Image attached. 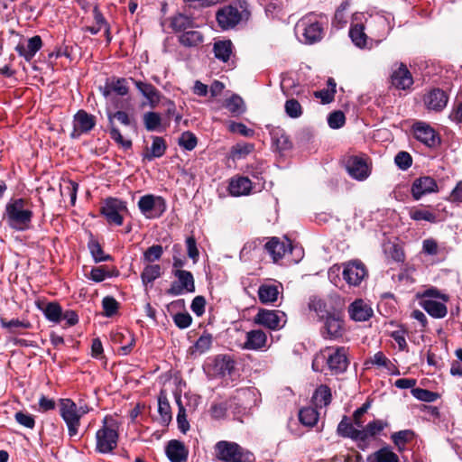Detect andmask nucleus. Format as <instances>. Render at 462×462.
Instances as JSON below:
<instances>
[{
  "label": "nucleus",
  "mask_w": 462,
  "mask_h": 462,
  "mask_svg": "<svg viewBox=\"0 0 462 462\" xmlns=\"http://www.w3.org/2000/svg\"><path fill=\"white\" fill-rule=\"evenodd\" d=\"M33 217L32 204L24 199H13L5 206L4 218L16 231L28 230Z\"/></svg>",
  "instance_id": "obj_1"
},
{
  "label": "nucleus",
  "mask_w": 462,
  "mask_h": 462,
  "mask_svg": "<svg viewBox=\"0 0 462 462\" xmlns=\"http://www.w3.org/2000/svg\"><path fill=\"white\" fill-rule=\"evenodd\" d=\"M215 457L220 462H254V454L236 442L220 440L214 446Z\"/></svg>",
  "instance_id": "obj_2"
},
{
  "label": "nucleus",
  "mask_w": 462,
  "mask_h": 462,
  "mask_svg": "<svg viewBox=\"0 0 462 462\" xmlns=\"http://www.w3.org/2000/svg\"><path fill=\"white\" fill-rule=\"evenodd\" d=\"M116 422L106 417L103 426L96 432V451L109 454L117 447L118 431Z\"/></svg>",
  "instance_id": "obj_3"
},
{
  "label": "nucleus",
  "mask_w": 462,
  "mask_h": 462,
  "mask_svg": "<svg viewBox=\"0 0 462 462\" xmlns=\"http://www.w3.org/2000/svg\"><path fill=\"white\" fill-rule=\"evenodd\" d=\"M297 34L303 37L306 43H314L320 41L324 34L322 23L318 20L317 15L313 14H307L298 21L295 26Z\"/></svg>",
  "instance_id": "obj_4"
},
{
  "label": "nucleus",
  "mask_w": 462,
  "mask_h": 462,
  "mask_svg": "<svg viewBox=\"0 0 462 462\" xmlns=\"http://www.w3.org/2000/svg\"><path fill=\"white\" fill-rule=\"evenodd\" d=\"M249 12L240 6L226 5L217 12L216 18L223 30L232 29L241 21L247 20Z\"/></svg>",
  "instance_id": "obj_5"
},
{
  "label": "nucleus",
  "mask_w": 462,
  "mask_h": 462,
  "mask_svg": "<svg viewBox=\"0 0 462 462\" xmlns=\"http://www.w3.org/2000/svg\"><path fill=\"white\" fill-rule=\"evenodd\" d=\"M60 414L68 427L69 436L70 438L77 437L80 425L77 404L70 399H61L60 401Z\"/></svg>",
  "instance_id": "obj_6"
},
{
  "label": "nucleus",
  "mask_w": 462,
  "mask_h": 462,
  "mask_svg": "<svg viewBox=\"0 0 462 462\" xmlns=\"http://www.w3.org/2000/svg\"><path fill=\"white\" fill-rule=\"evenodd\" d=\"M322 356L326 359L328 368L334 374L344 373L348 366L346 348L344 346L328 347Z\"/></svg>",
  "instance_id": "obj_7"
},
{
  "label": "nucleus",
  "mask_w": 462,
  "mask_h": 462,
  "mask_svg": "<svg viewBox=\"0 0 462 462\" xmlns=\"http://www.w3.org/2000/svg\"><path fill=\"white\" fill-rule=\"evenodd\" d=\"M176 281L172 282L166 293L171 296H180L195 291V281L193 274L186 270L172 271Z\"/></svg>",
  "instance_id": "obj_8"
},
{
  "label": "nucleus",
  "mask_w": 462,
  "mask_h": 462,
  "mask_svg": "<svg viewBox=\"0 0 462 462\" xmlns=\"http://www.w3.org/2000/svg\"><path fill=\"white\" fill-rule=\"evenodd\" d=\"M140 211L147 218H155L161 217L166 210L165 200L160 196L152 194L144 195L138 201Z\"/></svg>",
  "instance_id": "obj_9"
},
{
  "label": "nucleus",
  "mask_w": 462,
  "mask_h": 462,
  "mask_svg": "<svg viewBox=\"0 0 462 462\" xmlns=\"http://www.w3.org/2000/svg\"><path fill=\"white\" fill-rule=\"evenodd\" d=\"M321 321L323 326L320 333L325 339L337 340L344 336L346 332L344 320L338 313L333 311Z\"/></svg>",
  "instance_id": "obj_10"
},
{
  "label": "nucleus",
  "mask_w": 462,
  "mask_h": 462,
  "mask_svg": "<svg viewBox=\"0 0 462 462\" xmlns=\"http://www.w3.org/2000/svg\"><path fill=\"white\" fill-rule=\"evenodd\" d=\"M254 320L258 325L272 330H277L286 323V315L280 310H260Z\"/></svg>",
  "instance_id": "obj_11"
},
{
  "label": "nucleus",
  "mask_w": 462,
  "mask_h": 462,
  "mask_svg": "<svg viewBox=\"0 0 462 462\" xmlns=\"http://www.w3.org/2000/svg\"><path fill=\"white\" fill-rule=\"evenodd\" d=\"M125 210H126L125 203L114 198L106 199L104 206L101 208V213L106 217L107 222L116 226L123 224L124 219L121 212Z\"/></svg>",
  "instance_id": "obj_12"
},
{
  "label": "nucleus",
  "mask_w": 462,
  "mask_h": 462,
  "mask_svg": "<svg viewBox=\"0 0 462 462\" xmlns=\"http://www.w3.org/2000/svg\"><path fill=\"white\" fill-rule=\"evenodd\" d=\"M343 278L350 286H358L367 276V270L360 261H352L344 264Z\"/></svg>",
  "instance_id": "obj_13"
},
{
  "label": "nucleus",
  "mask_w": 462,
  "mask_h": 462,
  "mask_svg": "<svg viewBox=\"0 0 462 462\" xmlns=\"http://www.w3.org/2000/svg\"><path fill=\"white\" fill-rule=\"evenodd\" d=\"M414 137L428 147H435L439 137L433 127L425 122H416L412 125Z\"/></svg>",
  "instance_id": "obj_14"
},
{
  "label": "nucleus",
  "mask_w": 462,
  "mask_h": 462,
  "mask_svg": "<svg viewBox=\"0 0 462 462\" xmlns=\"http://www.w3.org/2000/svg\"><path fill=\"white\" fill-rule=\"evenodd\" d=\"M422 101L429 111L439 113L447 106L448 95L440 88H433L423 96Z\"/></svg>",
  "instance_id": "obj_15"
},
{
  "label": "nucleus",
  "mask_w": 462,
  "mask_h": 462,
  "mask_svg": "<svg viewBox=\"0 0 462 462\" xmlns=\"http://www.w3.org/2000/svg\"><path fill=\"white\" fill-rule=\"evenodd\" d=\"M96 125V118L94 116L87 113L85 110H79L74 116L72 138H78L82 134L90 132Z\"/></svg>",
  "instance_id": "obj_16"
},
{
  "label": "nucleus",
  "mask_w": 462,
  "mask_h": 462,
  "mask_svg": "<svg viewBox=\"0 0 462 462\" xmlns=\"http://www.w3.org/2000/svg\"><path fill=\"white\" fill-rule=\"evenodd\" d=\"M438 190L436 180L430 176L417 178L411 185V194L415 200H419L430 193L438 192Z\"/></svg>",
  "instance_id": "obj_17"
},
{
  "label": "nucleus",
  "mask_w": 462,
  "mask_h": 462,
  "mask_svg": "<svg viewBox=\"0 0 462 462\" xmlns=\"http://www.w3.org/2000/svg\"><path fill=\"white\" fill-rule=\"evenodd\" d=\"M265 250L272 256L273 262H278L288 252H291L292 245L288 238L281 240L279 237H272L264 245Z\"/></svg>",
  "instance_id": "obj_18"
},
{
  "label": "nucleus",
  "mask_w": 462,
  "mask_h": 462,
  "mask_svg": "<svg viewBox=\"0 0 462 462\" xmlns=\"http://www.w3.org/2000/svg\"><path fill=\"white\" fill-rule=\"evenodd\" d=\"M346 168L348 174L357 180H364L370 174L366 162L358 156L349 157L346 162Z\"/></svg>",
  "instance_id": "obj_19"
},
{
  "label": "nucleus",
  "mask_w": 462,
  "mask_h": 462,
  "mask_svg": "<svg viewBox=\"0 0 462 462\" xmlns=\"http://www.w3.org/2000/svg\"><path fill=\"white\" fill-rule=\"evenodd\" d=\"M391 80L393 86L398 89H409L413 84V79L406 65L400 63L398 68L393 69Z\"/></svg>",
  "instance_id": "obj_20"
},
{
  "label": "nucleus",
  "mask_w": 462,
  "mask_h": 462,
  "mask_svg": "<svg viewBox=\"0 0 462 462\" xmlns=\"http://www.w3.org/2000/svg\"><path fill=\"white\" fill-rule=\"evenodd\" d=\"M165 453L171 462H185L189 456V450L184 443L177 439H171L167 443Z\"/></svg>",
  "instance_id": "obj_21"
},
{
  "label": "nucleus",
  "mask_w": 462,
  "mask_h": 462,
  "mask_svg": "<svg viewBox=\"0 0 462 462\" xmlns=\"http://www.w3.org/2000/svg\"><path fill=\"white\" fill-rule=\"evenodd\" d=\"M348 314L355 321H366L373 316V310L366 302L359 299L349 305Z\"/></svg>",
  "instance_id": "obj_22"
},
{
  "label": "nucleus",
  "mask_w": 462,
  "mask_h": 462,
  "mask_svg": "<svg viewBox=\"0 0 462 462\" xmlns=\"http://www.w3.org/2000/svg\"><path fill=\"white\" fill-rule=\"evenodd\" d=\"M42 46V38L39 35H35L28 40L26 45L19 43L15 47V51L20 56L23 57L26 61H31L37 51L41 50Z\"/></svg>",
  "instance_id": "obj_23"
},
{
  "label": "nucleus",
  "mask_w": 462,
  "mask_h": 462,
  "mask_svg": "<svg viewBox=\"0 0 462 462\" xmlns=\"http://www.w3.org/2000/svg\"><path fill=\"white\" fill-rule=\"evenodd\" d=\"M245 337L243 348L247 350H259L265 346L267 341L266 334L260 329L247 332Z\"/></svg>",
  "instance_id": "obj_24"
},
{
  "label": "nucleus",
  "mask_w": 462,
  "mask_h": 462,
  "mask_svg": "<svg viewBox=\"0 0 462 462\" xmlns=\"http://www.w3.org/2000/svg\"><path fill=\"white\" fill-rule=\"evenodd\" d=\"M133 81L137 89L148 100L151 107H155L160 102V92L157 90V88L150 83L134 79H133Z\"/></svg>",
  "instance_id": "obj_25"
},
{
  "label": "nucleus",
  "mask_w": 462,
  "mask_h": 462,
  "mask_svg": "<svg viewBox=\"0 0 462 462\" xmlns=\"http://www.w3.org/2000/svg\"><path fill=\"white\" fill-rule=\"evenodd\" d=\"M388 423L382 420H374L369 422L360 432H356V437L359 438L361 442H365L369 438L374 437L383 431Z\"/></svg>",
  "instance_id": "obj_26"
},
{
  "label": "nucleus",
  "mask_w": 462,
  "mask_h": 462,
  "mask_svg": "<svg viewBox=\"0 0 462 462\" xmlns=\"http://www.w3.org/2000/svg\"><path fill=\"white\" fill-rule=\"evenodd\" d=\"M252 189V182L247 177H238L231 179L228 190L232 196H245Z\"/></svg>",
  "instance_id": "obj_27"
},
{
  "label": "nucleus",
  "mask_w": 462,
  "mask_h": 462,
  "mask_svg": "<svg viewBox=\"0 0 462 462\" xmlns=\"http://www.w3.org/2000/svg\"><path fill=\"white\" fill-rule=\"evenodd\" d=\"M204 36L199 31L194 28L178 35V42L185 48H197L202 44Z\"/></svg>",
  "instance_id": "obj_28"
},
{
  "label": "nucleus",
  "mask_w": 462,
  "mask_h": 462,
  "mask_svg": "<svg viewBox=\"0 0 462 462\" xmlns=\"http://www.w3.org/2000/svg\"><path fill=\"white\" fill-rule=\"evenodd\" d=\"M194 20L182 14L174 15L171 20V27L175 32H179L180 34L194 28Z\"/></svg>",
  "instance_id": "obj_29"
},
{
  "label": "nucleus",
  "mask_w": 462,
  "mask_h": 462,
  "mask_svg": "<svg viewBox=\"0 0 462 462\" xmlns=\"http://www.w3.org/2000/svg\"><path fill=\"white\" fill-rule=\"evenodd\" d=\"M38 308L42 311L45 318L53 323H60L62 317V309L57 302H47L42 305H38Z\"/></svg>",
  "instance_id": "obj_30"
},
{
  "label": "nucleus",
  "mask_w": 462,
  "mask_h": 462,
  "mask_svg": "<svg viewBox=\"0 0 462 462\" xmlns=\"http://www.w3.org/2000/svg\"><path fill=\"white\" fill-rule=\"evenodd\" d=\"M279 295L278 286L274 284H262L258 289L259 300L263 304L273 303Z\"/></svg>",
  "instance_id": "obj_31"
},
{
  "label": "nucleus",
  "mask_w": 462,
  "mask_h": 462,
  "mask_svg": "<svg viewBox=\"0 0 462 462\" xmlns=\"http://www.w3.org/2000/svg\"><path fill=\"white\" fill-rule=\"evenodd\" d=\"M213 51L217 60L226 62L233 52V43L229 40L216 42L213 46Z\"/></svg>",
  "instance_id": "obj_32"
},
{
  "label": "nucleus",
  "mask_w": 462,
  "mask_h": 462,
  "mask_svg": "<svg viewBox=\"0 0 462 462\" xmlns=\"http://www.w3.org/2000/svg\"><path fill=\"white\" fill-rule=\"evenodd\" d=\"M421 306L433 318L440 319L447 315V307L441 302L433 300H423Z\"/></svg>",
  "instance_id": "obj_33"
},
{
  "label": "nucleus",
  "mask_w": 462,
  "mask_h": 462,
  "mask_svg": "<svg viewBox=\"0 0 462 462\" xmlns=\"http://www.w3.org/2000/svg\"><path fill=\"white\" fill-rule=\"evenodd\" d=\"M235 368V362L227 356H217L214 369L221 376L230 375Z\"/></svg>",
  "instance_id": "obj_34"
},
{
  "label": "nucleus",
  "mask_w": 462,
  "mask_h": 462,
  "mask_svg": "<svg viewBox=\"0 0 462 462\" xmlns=\"http://www.w3.org/2000/svg\"><path fill=\"white\" fill-rule=\"evenodd\" d=\"M349 36L356 47L364 48L366 45L367 35L362 23L352 24L349 30Z\"/></svg>",
  "instance_id": "obj_35"
},
{
  "label": "nucleus",
  "mask_w": 462,
  "mask_h": 462,
  "mask_svg": "<svg viewBox=\"0 0 462 462\" xmlns=\"http://www.w3.org/2000/svg\"><path fill=\"white\" fill-rule=\"evenodd\" d=\"M166 148V143L163 138L155 136L152 138L150 152L145 153L143 155V159L152 161L154 158H160L165 153Z\"/></svg>",
  "instance_id": "obj_36"
},
{
  "label": "nucleus",
  "mask_w": 462,
  "mask_h": 462,
  "mask_svg": "<svg viewBox=\"0 0 462 462\" xmlns=\"http://www.w3.org/2000/svg\"><path fill=\"white\" fill-rule=\"evenodd\" d=\"M309 309L314 311L321 321L332 312L328 309L326 302L317 297H312L309 302Z\"/></svg>",
  "instance_id": "obj_37"
},
{
  "label": "nucleus",
  "mask_w": 462,
  "mask_h": 462,
  "mask_svg": "<svg viewBox=\"0 0 462 462\" xmlns=\"http://www.w3.org/2000/svg\"><path fill=\"white\" fill-rule=\"evenodd\" d=\"M300 421L308 427H313L319 420V412L313 407H305L299 412Z\"/></svg>",
  "instance_id": "obj_38"
},
{
  "label": "nucleus",
  "mask_w": 462,
  "mask_h": 462,
  "mask_svg": "<svg viewBox=\"0 0 462 462\" xmlns=\"http://www.w3.org/2000/svg\"><path fill=\"white\" fill-rule=\"evenodd\" d=\"M337 431L341 437L350 438L353 440L360 441L359 438L356 437V432H360V430L354 428V426L348 421L346 416H344L342 420L338 423Z\"/></svg>",
  "instance_id": "obj_39"
},
{
  "label": "nucleus",
  "mask_w": 462,
  "mask_h": 462,
  "mask_svg": "<svg viewBox=\"0 0 462 462\" xmlns=\"http://www.w3.org/2000/svg\"><path fill=\"white\" fill-rule=\"evenodd\" d=\"M313 399L316 405L320 407L328 405L331 402V391L329 387L325 384L319 386L313 394Z\"/></svg>",
  "instance_id": "obj_40"
},
{
  "label": "nucleus",
  "mask_w": 462,
  "mask_h": 462,
  "mask_svg": "<svg viewBox=\"0 0 462 462\" xmlns=\"http://www.w3.org/2000/svg\"><path fill=\"white\" fill-rule=\"evenodd\" d=\"M225 107L234 116H239L245 111L244 100L237 95H233L225 102Z\"/></svg>",
  "instance_id": "obj_41"
},
{
  "label": "nucleus",
  "mask_w": 462,
  "mask_h": 462,
  "mask_svg": "<svg viewBox=\"0 0 462 462\" xmlns=\"http://www.w3.org/2000/svg\"><path fill=\"white\" fill-rule=\"evenodd\" d=\"M128 86L125 79H117L107 84L104 95L106 97L110 92H115L119 96H125L128 93Z\"/></svg>",
  "instance_id": "obj_42"
},
{
  "label": "nucleus",
  "mask_w": 462,
  "mask_h": 462,
  "mask_svg": "<svg viewBox=\"0 0 462 462\" xmlns=\"http://www.w3.org/2000/svg\"><path fill=\"white\" fill-rule=\"evenodd\" d=\"M161 276V266L159 264L147 265L141 273V279L144 285L152 283Z\"/></svg>",
  "instance_id": "obj_43"
},
{
  "label": "nucleus",
  "mask_w": 462,
  "mask_h": 462,
  "mask_svg": "<svg viewBox=\"0 0 462 462\" xmlns=\"http://www.w3.org/2000/svg\"><path fill=\"white\" fill-rule=\"evenodd\" d=\"M374 462H400L399 457L390 449L384 447L373 454Z\"/></svg>",
  "instance_id": "obj_44"
},
{
  "label": "nucleus",
  "mask_w": 462,
  "mask_h": 462,
  "mask_svg": "<svg viewBox=\"0 0 462 462\" xmlns=\"http://www.w3.org/2000/svg\"><path fill=\"white\" fill-rule=\"evenodd\" d=\"M0 324L4 328L8 329L11 333H14L18 328H30L31 323L18 319L7 320L5 318H0Z\"/></svg>",
  "instance_id": "obj_45"
},
{
  "label": "nucleus",
  "mask_w": 462,
  "mask_h": 462,
  "mask_svg": "<svg viewBox=\"0 0 462 462\" xmlns=\"http://www.w3.org/2000/svg\"><path fill=\"white\" fill-rule=\"evenodd\" d=\"M143 124L147 131H156L162 124L161 116L156 112H146L143 115Z\"/></svg>",
  "instance_id": "obj_46"
},
{
  "label": "nucleus",
  "mask_w": 462,
  "mask_h": 462,
  "mask_svg": "<svg viewBox=\"0 0 462 462\" xmlns=\"http://www.w3.org/2000/svg\"><path fill=\"white\" fill-rule=\"evenodd\" d=\"M409 215L410 217L415 221L424 220L430 223H435L437 221V216L434 213L425 209L411 208Z\"/></svg>",
  "instance_id": "obj_47"
},
{
  "label": "nucleus",
  "mask_w": 462,
  "mask_h": 462,
  "mask_svg": "<svg viewBox=\"0 0 462 462\" xmlns=\"http://www.w3.org/2000/svg\"><path fill=\"white\" fill-rule=\"evenodd\" d=\"M366 365L371 364L373 365H375L377 367L389 369L390 367L393 368V363L390 359H388L385 355L379 351L375 353L373 356L370 357L368 361L365 363Z\"/></svg>",
  "instance_id": "obj_48"
},
{
  "label": "nucleus",
  "mask_w": 462,
  "mask_h": 462,
  "mask_svg": "<svg viewBox=\"0 0 462 462\" xmlns=\"http://www.w3.org/2000/svg\"><path fill=\"white\" fill-rule=\"evenodd\" d=\"M158 411L163 423H168L171 420V406L165 396H160L158 399Z\"/></svg>",
  "instance_id": "obj_49"
},
{
  "label": "nucleus",
  "mask_w": 462,
  "mask_h": 462,
  "mask_svg": "<svg viewBox=\"0 0 462 462\" xmlns=\"http://www.w3.org/2000/svg\"><path fill=\"white\" fill-rule=\"evenodd\" d=\"M285 112L291 118H298L302 115V107L300 102L294 98L285 102Z\"/></svg>",
  "instance_id": "obj_50"
},
{
  "label": "nucleus",
  "mask_w": 462,
  "mask_h": 462,
  "mask_svg": "<svg viewBox=\"0 0 462 462\" xmlns=\"http://www.w3.org/2000/svg\"><path fill=\"white\" fill-rule=\"evenodd\" d=\"M102 307L104 310V315L106 317H112L117 312L119 303L114 297L106 296L102 300Z\"/></svg>",
  "instance_id": "obj_51"
},
{
  "label": "nucleus",
  "mask_w": 462,
  "mask_h": 462,
  "mask_svg": "<svg viewBox=\"0 0 462 462\" xmlns=\"http://www.w3.org/2000/svg\"><path fill=\"white\" fill-rule=\"evenodd\" d=\"M197 143V137L189 131L182 133L179 139L180 146L188 151H192L196 147Z\"/></svg>",
  "instance_id": "obj_52"
},
{
  "label": "nucleus",
  "mask_w": 462,
  "mask_h": 462,
  "mask_svg": "<svg viewBox=\"0 0 462 462\" xmlns=\"http://www.w3.org/2000/svg\"><path fill=\"white\" fill-rule=\"evenodd\" d=\"M412 437L413 432L411 430H405L394 432L392 435V439L397 447L401 448L403 447L408 441H410Z\"/></svg>",
  "instance_id": "obj_53"
},
{
  "label": "nucleus",
  "mask_w": 462,
  "mask_h": 462,
  "mask_svg": "<svg viewBox=\"0 0 462 462\" xmlns=\"http://www.w3.org/2000/svg\"><path fill=\"white\" fill-rule=\"evenodd\" d=\"M163 254V248L160 245H153L147 248L143 253V259L146 262L152 263L159 260Z\"/></svg>",
  "instance_id": "obj_54"
},
{
  "label": "nucleus",
  "mask_w": 462,
  "mask_h": 462,
  "mask_svg": "<svg viewBox=\"0 0 462 462\" xmlns=\"http://www.w3.org/2000/svg\"><path fill=\"white\" fill-rule=\"evenodd\" d=\"M177 402L179 405V412L177 415L178 427L182 433H186L189 430V421L187 420L186 411L181 404L180 399H178Z\"/></svg>",
  "instance_id": "obj_55"
},
{
  "label": "nucleus",
  "mask_w": 462,
  "mask_h": 462,
  "mask_svg": "<svg viewBox=\"0 0 462 462\" xmlns=\"http://www.w3.org/2000/svg\"><path fill=\"white\" fill-rule=\"evenodd\" d=\"M394 162L402 171L408 170L412 164V158L407 152H399L395 158Z\"/></svg>",
  "instance_id": "obj_56"
},
{
  "label": "nucleus",
  "mask_w": 462,
  "mask_h": 462,
  "mask_svg": "<svg viewBox=\"0 0 462 462\" xmlns=\"http://www.w3.org/2000/svg\"><path fill=\"white\" fill-rule=\"evenodd\" d=\"M93 15H94V20L96 22V25L100 26V28H102V29H105L106 40L109 42L111 41L110 27H109L108 23H106L104 15L101 14V12L99 11V9L97 6L93 9Z\"/></svg>",
  "instance_id": "obj_57"
},
{
  "label": "nucleus",
  "mask_w": 462,
  "mask_h": 462,
  "mask_svg": "<svg viewBox=\"0 0 462 462\" xmlns=\"http://www.w3.org/2000/svg\"><path fill=\"white\" fill-rule=\"evenodd\" d=\"M346 117L343 112L334 111L328 117V124L333 129H338L345 125Z\"/></svg>",
  "instance_id": "obj_58"
},
{
  "label": "nucleus",
  "mask_w": 462,
  "mask_h": 462,
  "mask_svg": "<svg viewBox=\"0 0 462 462\" xmlns=\"http://www.w3.org/2000/svg\"><path fill=\"white\" fill-rule=\"evenodd\" d=\"M113 274L107 271L104 266H98L92 268L88 278L96 282H101L107 277H111Z\"/></svg>",
  "instance_id": "obj_59"
},
{
  "label": "nucleus",
  "mask_w": 462,
  "mask_h": 462,
  "mask_svg": "<svg viewBox=\"0 0 462 462\" xmlns=\"http://www.w3.org/2000/svg\"><path fill=\"white\" fill-rule=\"evenodd\" d=\"M228 129L232 133H239L245 137H252L254 134V130L248 128L243 123L231 122L228 125Z\"/></svg>",
  "instance_id": "obj_60"
},
{
  "label": "nucleus",
  "mask_w": 462,
  "mask_h": 462,
  "mask_svg": "<svg viewBox=\"0 0 462 462\" xmlns=\"http://www.w3.org/2000/svg\"><path fill=\"white\" fill-rule=\"evenodd\" d=\"M411 393L416 399L428 402H434L437 397L435 393L421 388L412 389Z\"/></svg>",
  "instance_id": "obj_61"
},
{
  "label": "nucleus",
  "mask_w": 462,
  "mask_h": 462,
  "mask_svg": "<svg viewBox=\"0 0 462 462\" xmlns=\"http://www.w3.org/2000/svg\"><path fill=\"white\" fill-rule=\"evenodd\" d=\"M15 420L22 426L27 429H33L35 426V420L32 415L18 411L14 415Z\"/></svg>",
  "instance_id": "obj_62"
},
{
  "label": "nucleus",
  "mask_w": 462,
  "mask_h": 462,
  "mask_svg": "<svg viewBox=\"0 0 462 462\" xmlns=\"http://www.w3.org/2000/svg\"><path fill=\"white\" fill-rule=\"evenodd\" d=\"M88 246L96 263L110 259V255H106L104 254L102 247L97 242H91Z\"/></svg>",
  "instance_id": "obj_63"
},
{
  "label": "nucleus",
  "mask_w": 462,
  "mask_h": 462,
  "mask_svg": "<svg viewBox=\"0 0 462 462\" xmlns=\"http://www.w3.org/2000/svg\"><path fill=\"white\" fill-rule=\"evenodd\" d=\"M448 119L459 127L462 126V101L453 105L448 114Z\"/></svg>",
  "instance_id": "obj_64"
}]
</instances>
